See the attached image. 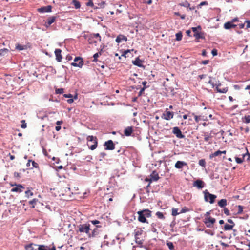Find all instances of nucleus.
I'll return each instance as SVG.
<instances>
[{
    "label": "nucleus",
    "mask_w": 250,
    "mask_h": 250,
    "mask_svg": "<svg viewBox=\"0 0 250 250\" xmlns=\"http://www.w3.org/2000/svg\"><path fill=\"white\" fill-rule=\"evenodd\" d=\"M137 213L138 214V220L140 222L148 223L146 218L151 216L152 211L148 209H144L139 210Z\"/></svg>",
    "instance_id": "f257e3e1"
},
{
    "label": "nucleus",
    "mask_w": 250,
    "mask_h": 250,
    "mask_svg": "<svg viewBox=\"0 0 250 250\" xmlns=\"http://www.w3.org/2000/svg\"><path fill=\"white\" fill-rule=\"evenodd\" d=\"M87 145L88 148L91 150H95L98 146V139L96 136L89 135L87 137Z\"/></svg>",
    "instance_id": "f03ea898"
},
{
    "label": "nucleus",
    "mask_w": 250,
    "mask_h": 250,
    "mask_svg": "<svg viewBox=\"0 0 250 250\" xmlns=\"http://www.w3.org/2000/svg\"><path fill=\"white\" fill-rule=\"evenodd\" d=\"M77 229H78L76 230L77 232H80L82 234L85 233L89 237L90 230H91L89 223H88L77 225Z\"/></svg>",
    "instance_id": "7ed1b4c3"
},
{
    "label": "nucleus",
    "mask_w": 250,
    "mask_h": 250,
    "mask_svg": "<svg viewBox=\"0 0 250 250\" xmlns=\"http://www.w3.org/2000/svg\"><path fill=\"white\" fill-rule=\"evenodd\" d=\"M203 193L204 194V200L205 202H209L211 204L215 202V200L217 198L216 195L209 193L207 189L204 190Z\"/></svg>",
    "instance_id": "20e7f679"
},
{
    "label": "nucleus",
    "mask_w": 250,
    "mask_h": 250,
    "mask_svg": "<svg viewBox=\"0 0 250 250\" xmlns=\"http://www.w3.org/2000/svg\"><path fill=\"white\" fill-rule=\"evenodd\" d=\"M84 62L82 57L80 56L76 57L74 59V62L71 63V65L74 67L82 68Z\"/></svg>",
    "instance_id": "39448f33"
},
{
    "label": "nucleus",
    "mask_w": 250,
    "mask_h": 250,
    "mask_svg": "<svg viewBox=\"0 0 250 250\" xmlns=\"http://www.w3.org/2000/svg\"><path fill=\"white\" fill-rule=\"evenodd\" d=\"M104 146L106 150H113L115 149V144L112 140H109L104 142Z\"/></svg>",
    "instance_id": "423d86ee"
},
{
    "label": "nucleus",
    "mask_w": 250,
    "mask_h": 250,
    "mask_svg": "<svg viewBox=\"0 0 250 250\" xmlns=\"http://www.w3.org/2000/svg\"><path fill=\"white\" fill-rule=\"evenodd\" d=\"M172 132L179 139H183L185 137V135L183 134L179 127H174L172 128Z\"/></svg>",
    "instance_id": "0eeeda50"
},
{
    "label": "nucleus",
    "mask_w": 250,
    "mask_h": 250,
    "mask_svg": "<svg viewBox=\"0 0 250 250\" xmlns=\"http://www.w3.org/2000/svg\"><path fill=\"white\" fill-rule=\"evenodd\" d=\"M216 222V219L212 217H205L204 223L208 228H211L213 227L214 223Z\"/></svg>",
    "instance_id": "6e6552de"
},
{
    "label": "nucleus",
    "mask_w": 250,
    "mask_h": 250,
    "mask_svg": "<svg viewBox=\"0 0 250 250\" xmlns=\"http://www.w3.org/2000/svg\"><path fill=\"white\" fill-rule=\"evenodd\" d=\"M192 185L193 187H196L199 189H202L206 185L205 182L201 179H197L194 181Z\"/></svg>",
    "instance_id": "1a4fd4ad"
},
{
    "label": "nucleus",
    "mask_w": 250,
    "mask_h": 250,
    "mask_svg": "<svg viewBox=\"0 0 250 250\" xmlns=\"http://www.w3.org/2000/svg\"><path fill=\"white\" fill-rule=\"evenodd\" d=\"M174 113L173 112L168 110V109H166L165 112L163 114L162 118L166 120H170L173 118Z\"/></svg>",
    "instance_id": "9d476101"
},
{
    "label": "nucleus",
    "mask_w": 250,
    "mask_h": 250,
    "mask_svg": "<svg viewBox=\"0 0 250 250\" xmlns=\"http://www.w3.org/2000/svg\"><path fill=\"white\" fill-rule=\"evenodd\" d=\"M52 7L51 5L42 6L38 9V11L41 13H49L52 11Z\"/></svg>",
    "instance_id": "9b49d317"
},
{
    "label": "nucleus",
    "mask_w": 250,
    "mask_h": 250,
    "mask_svg": "<svg viewBox=\"0 0 250 250\" xmlns=\"http://www.w3.org/2000/svg\"><path fill=\"white\" fill-rule=\"evenodd\" d=\"M184 167H186L188 168V163L183 161H177L175 164V167L177 169H182Z\"/></svg>",
    "instance_id": "f8f14e48"
},
{
    "label": "nucleus",
    "mask_w": 250,
    "mask_h": 250,
    "mask_svg": "<svg viewBox=\"0 0 250 250\" xmlns=\"http://www.w3.org/2000/svg\"><path fill=\"white\" fill-rule=\"evenodd\" d=\"M143 61L140 60L139 57H137L135 58V60L132 61V64L137 66L139 67L145 68V66L142 64Z\"/></svg>",
    "instance_id": "ddd939ff"
},
{
    "label": "nucleus",
    "mask_w": 250,
    "mask_h": 250,
    "mask_svg": "<svg viewBox=\"0 0 250 250\" xmlns=\"http://www.w3.org/2000/svg\"><path fill=\"white\" fill-rule=\"evenodd\" d=\"M62 50L61 49H56L54 51L56 60L58 62H61L62 60Z\"/></svg>",
    "instance_id": "4468645a"
},
{
    "label": "nucleus",
    "mask_w": 250,
    "mask_h": 250,
    "mask_svg": "<svg viewBox=\"0 0 250 250\" xmlns=\"http://www.w3.org/2000/svg\"><path fill=\"white\" fill-rule=\"evenodd\" d=\"M101 227L100 225H96V228H95L92 231V232H89V238H91L92 237H96L99 233V231L98 229V228H100Z\"/></svg>",
    "instance_id": "2eb2a0df"
},
{
    "label": "nucleus",
    "mask_w": 250,
    "mask_h": 250,
    "mask_svg": "<svg viewBox=\"0 0 250 250\" xmlns=\"http://www.w3.org/2000/svg\"><path fill=\"white\" fill-rule=\"evenodd\" d=\"M38 247L37 250H56L55 246H53L52 248L45 245H38Z\"/></svg>",
    "instance_id": "dca6fc26"
},
{
    "label": "nucleus",
    "mask_w": 250,
    "mask_h": 250,
    "mask_svg": "<svg viewBox=\"0 0 250 250\" xmlns=\"http://www.w3.org/2000/svg\"><path fill=\"white\" fill-rule=\"evenodd\" d=\"M237 26L236 24H235L230 21L225 22L224 24V28L225 29L229 30L231 28H234Z\"/></svg>",
    "instance_id": "f3484780"
},
{
    "label": "nucleus",
    "mask_w": 250,
    "mask_h": 250,
    "mask_svg": "<svg viewBox=\"0 0 250 250\" xmlns=\"http://www.w3.org/2000/svg\"><path fill=\"white\" fill-rule=\"evenodd\" d=\"M24 188V187L21 184H17L16 187L11 189V192H21L22 191V189Z\"/></svg>",
    "instance_id": "a211bd4d"
},
{
    "label": "nucleus",
    "mask_w": 250,
    "mask_h": 250,
    "mask_svg": "<svg viewBox=\"0 0 250 250\" xmlns=\"http://www.w3.org/2000/svg\"><path fill=\"white\" fill-rule=\"evenodd\" d=\"M127 41V38L123 34H119L116 38L115 41L117 43H119L122 41L126 42Z\"/></svg>",
    "instance_id": "6ab92c4d"
},
{
    "label": "nucleus",
    "mask_w": 250,
    "mask_h": 250,
    "mask_svg": "<svg viewBox=\"0 0 250 250\" xmlns=\"http://www.w3.org/2000/svg\"><path fill=\"white\" fill-rule=\"evenodd\" d=\"M246 155H247L248 156V160L250 159V154L248 152V151H247L245 154H243V156L242 158L238 157H235V161H236V162L237 164H241V163H242L243 161H244V158Z\"/></svg>",
    "instance_id": "aec40b11"
},
{
    "label": "nucleus",
    "mask_w": 250,
    "mask_h": 250,
    "mask_svg": "<svg viewBox=\"0 0 250 250\" xmlns=\"http://www.w3.org/2000/svg\"><path fill=\"white\" fill-rule=\"evenodd\" d=\"M149 176L154 182L157 181L160 179L159 174L156 170H153L150 174Z\"/></svg>",
    "instance_id": "412c9836"
},
{
    "label": "nucleus",
    "mask_w": 250,
    "mask_h": 250,
    "mask_svg": "<svg viewBox=\"0 0 250 250\" xmlns=\"http://www.w3.org/2000/svg\"><path fill=\"white\" fill-rule=\"evenodd\" d=\"M133 131V126H128L124 130V134L126 136H130L131 135Z\"/></svg>",
    "instance_id": "4be33fe9"
},
{
    "label": "nucleus",
    "mask_w": 250,
    "mask_h": 250,
    "mask_svg": "<svg viewBox=\"0 0 250 250\" xmlns=\"http://www.w3.org/2000/svg\"><path fill=\"white\" fill-rule=\"evenodd\" d=\"M218 205L221 208H226L227 205V200L226 199H222L218 202Z\"/></svg>",
    "instance_id": "5701e85b"
},
{
    "label": "nucleus",
    "mask_w": 250,
    "mask_h": 250,
    "mask_svg": "<svg viewBox=\"0 0 250 250\" xmlns=\"http://www.w3.org/2000/svg\"><path fill=\"white\" fill-rule=\"evenodd\" d=\"M15 48L19 51L25 50L28 49V46L27 45H21L18 43L16 44Z\"/></svg>",
    "instance_id": "b1692460"
},
{
    "label": "nucleus",
    "mask_w": 250,
    "mask_h": 250,
    "mask_svg": "<svg viewBox=\"0 0 250 250\" xmlns=\"http://www.w3.org/2000/svg\"><path fill=\"white\" fill-rule=\"evenodd\" d=\"M205 33L204 32H199L198 34H196V35H193V36L195 37L196 40L199 39H205Z\"/></svg>",
    "instance_id": "393cba45"
},
{
    "label": "nucleus",
    "mask_w": 250,
    "mask_h": 250,
    "mask_svg": "<svg viewBox=\"0 0 250 250\" xmlns=\"http://www.w3.org/2000/svg\"><path fill=\"white\" fill-rule=\"evenodd\" d=\"M133 51H134L135 53H136L137 52L136 50H134L133 49H127V50H125L123 52V54H122V56L125 57V58L128 57L129 55H128V54L129 53H131V52H133Z\"/></svg>",
    "instance_id": "a878e982"
},
{
    "label": "nucleus",
    "mask_w": 250,
    "mask_h": 250,
    "mask_svg": "<svg viewBox=\"0 0 250 250\" xmlns=\"http://www.w3.org/2000/svg\"><path fill=\"white\" fill-rule=\"evenodd\" d=\"M33 246H37L38 245L33 243H30L25 246V249L26 250H36V249L34 248Z\"/></svg>",
    "instance_id": "bb28decb"
},
{
    "label": "nucleus",
    "mask_w": 250,
    "mask_h": 250,
    "mask_svg": "<svg viewBox=\"0 0 250 250\" xmlns=\"http://www.w3.org/2000/svg\"><path fill=\"white\" fill-rule=\"evenodd\" d=\"M143 230L141 229H139V230H135L134 234L135 239H139V236L141 235L143 233Z\"/></svg>",
    "instance_id": "cd10ccee"
},
{
    "label": "nucleus",
    "mask_w": 250,
    "mask_h": 250,
    "mask_svg": "<svg viewBox=\"0 0 250 250\" xmlns=\"http://www.w3.org/2000/svg\"><path fill=\"white\" fill-rule=\"evenodd\" d=\"M71 3L76 9H79L81 7L80 2L77 0H72Z\"/></svg>",
    "instance_id": "c85d7f7f"
},
{
    "label": "nucleus",
    "mask_w": 250,
    "mask_h": 250,
    "mask_svg": "<svg viewBox=\"0 0 250 250\" xmlns=\"http://www.w3.org/2000/svg\"><path fill=\"white\" fill-rule=\"evenodd\" d=\"M176 38L175 41H180L182 39L183 34L181 31H179L175 34Z\"/></svg>",
    "instance_id": "c756f323"
},
{
    "label": "nucleus",
    "mask_w": 250,
    "mask_h": 250,
    "mask_svg": "<svg viewBox=\"0 0 250 250\" xmlns=\"http://www.w3.org/2000/svg\"><path fill=\"white\" fill-rule=\"evenodd\" d=\"M215 90L217 91V92L218 93H226L228 90V88L227 87H225L223 89H220L217 87H215Z\"/></svg>",
    "instance_id": "7c9ffc66"
},
{
    "label": "nucleus",
    "mask_w": 250,
    "mask_h": 250,
    "mask_svg": "<svg viewBox=\"0 0 250 250\" xmlns=\"http://www.w3.org/2000/svg\"><path fill=\"white\" fill-rule=\"evenodd\" d=\"M221 155V150H218L215 152H214V153H211V154H210L209 155V158L210 159H212L214 157H216V156H220Z\"/></svg>",
    "instance_id": "2f4dec72"
},
{
    "label": "nucleus",
    "mask_w": 250,
    "mask_h": 250,
    "mask_svg": "<svg viewBox=\"0 0 250 250\" xmlns=\"http://www.w3.org/2000/svg\"><path fill=\"white\" fill-rule=\"evenodd\" d=\"M234 225H229L228 224H226L224 226V230L225 231L230 230L233 229V228L234 227Z\"/></svg>",
    "instance_id": "473e14b6"
},
{
    "label": "nucleus",
    "mask_w": 250,
    "mask_h": 250,
    "mask_svg": "<svg viewBox=\"0 0 250 250\" xmlns=\"http://www.w3.org/2000/svg\"><path fill=\"white\" fill-rule=\"evenodd\" d=\"M86 5L87 6H90L92 7L94 9H98V7L94 5V3L92 0H89L86 3Z\"/></svg>",
    "instance_id": "72a5a7b5"
},
{
    "label": "nucleus",
    "mask_w": 250,
    "mask_h": 250,
    "mask_svg": "<svg viewBox=\"0 0 250 250\" xmlns=\"http://www.w3.org/2000/svg\"><path fill=\"white\" fill-rule=\"evenodd\" d=\"M56 19V16H51V17H49L47 19V21L48 22V23H49L51 25L53 23H54L55 22Z\"/></svg>",
    "instance_id": "f704fd0d"
},
{
    "label": "nucleus",
    "mask_w": 250,
    "mask_h": 250,
    "mask_svg": "<svg viewBox=\"0 0 250 250\" xmlns=\"http://www.w3.org/2000/svg\"><path fill=\"white\" fill-rule=\"evenodd\" d=\"M166 245L170 250H172L174 249L173 243L170 241H167Z\"/></svg>",
    "instance_id": "c9c22d12"
},
{
    "label": "nucleus",
    "mask_w": 250,
    "mask_h": 250,
    "mask_svg": "<svg viewBox=\"0 0 250 250\" xmlns=\"http://www.w3.org/2000/svg\"><path fill=\"white\" fill-rule=\"evenodd\" d=\"M243 121L244 123L248 124L250 123V115H245L242 118Z\"/></svg>",
    "instance_id": "e433bc0d"
},
{
    "label": "nucleus",
    "mask_w": 250,
    "mask_h": 250,
    "mask_svg": "<svg viewBox=\"0 0 250 250\" xmlns=\"http://www.w3.org/2000/svg\"><path fill=\"white\" fill-rule=\"evenodd\" d=\"M178 208H172V213H171L172 215L173 216H176V215L180 214V212H178Z\"/></svg>",
    "instance_id": "4c0bfd02"
},
{
    "label": "nucleus",
    "mask_w": 250,
    "mask_h": 250,
    "mask_svg": "<svg viewBox=\"0 0 250 250\" xmlns=\"http://www.w3.org/2000/svg\"><path fill=\"white\" fill-rule=\"evenodd\" d=\"M209 177L211 180H213L214 179H217L219 178V175L217 173H215L213 172L210 174Z\"/></svg>",
    "instance_id": "58836bf2"
},
{
    "label": "nucleus",
    "mask_w": 250,
    "mask_h": 250,
    "mask_svg": "<svg viewBox=\"0 0 250 250\" xmlns=\"http://www.w3.org/2000/svg\"><path fill=\"white\" fill-rule=\"evenodd\" d=\"M37 202H38V199L34 198L32 200L29 201V204L32 205V208H34L35 207V204H36Z\"/></svg>",
    "instance_id": "ea45409f"
},
{
    "label": "nucleus",
    "mask_w": 250,
    "mask_h": 250,
    "mask_svg": "<svg viewBox=\"0 0 250 250\" xmlns=\"http://www.w3.org/2000/svg\"><path fill=\"white\" fill-rule=\"evenodd\" d=\"M156 215L157 216V217L159 219H164L165 218L163 213L160 211H157L156 213Z\"/></svg>",
    "instance_id": "a19ab883"
},
{
    "label": "nucleus",
    "mask_w": 250,
    "mask_h": 250,
    "mask_svg": "<svg viewBox=\"0 0 250 250\" xmlns=\"http://www.w3.org/2000/svg\"><path fill=\"white\" fill-rule=\"evenodd\" d=\"M179 5H180L181 6L186 7L188 8L190 6V3L187 1H185L184 2L180 3H179Z\"/></svg>",
    "instance_id": "79ce46f5"
},
{
    "label": "nucleus",
    "mask_w": 250,
    "mask_h": 250,
    "mask_svg": "<svg viewBox=\"0 0 250 250\" xmlns=\"http://www.w3.org/2000/svg\"><path fill=\"white\" fill-rule=\"evenodd\" d=\"M93 38L92 35H90L89 38L88 39V41L90 44H96L97 43V41L95 40H93Z\"/></svg>",
    "instance_id": "37998d69"
},
{
    "label": "nucleus",
    "mask_w": 250,
    "mask_h": 250,
    "mask_svg": "<svg viewBox=\"0 0 250 250\" xmlns=\"http://www.w3.org/2000/svg\"><path fill=\"white\" fill-rule=\"evenodd\" d=\"M8 51V49L6 48L0 49V56H4Z\"/></svg>",
    "instance_id": "c03bdc74"
},
{
    "label": "nucleus",
    "mask_w": 250,
    "mask_h": 250,
    "mask_svg": "<svg viewBox=\"0 0 250 250\" xmlns=\"http://www.w3.org/2000/svg\"><path fill=\"white\" fill-rule=\"evenodd\" d=\"M156 226V224L155 223H153L151 224V231L153 232L158 233L157 230L155 228Z\"/></svg>",
    "instance_id": "a18cd8bd"
},
{
    "label": "nucleus",
    "mask_w": 250,
    "mask_h": 250,
    "mask_svg": "<svg viewBox=\"0 0 250 250\" xmlns=\"http://www.w3.org/2000/svg\"><path fill=\"white\" fill-rule=\"evenodd\" d=\"M102 54H101V52H97L95 53L93 56V61L94 62H97L98 61V58L99 56V55H101Z\"/></svg>",
    "instance_id": "49530a36"
},
{
    "label": "nucleus",
    "mask_w": 250,
    "mask_h": 250,
    "mask_svg": "<svg viewBox=\"0 0 250 250\" xmlns=\"http://www.w3.org/2000/svg\"><path fill=\"white\" fill-rule=\"evenodd\" d=\"M199 165L202 167H205L206 162L205 159H202L199 161Z\"/></svg>",
    "instance_id": "de8ad7c7"
},
{
    "label": "nucleus",
    "mask_w": 250,
    "mask_h": 250,
    "mask_svg": "<svg viewBox=\"0 0 250 250\" xmlns=\"http://www.w3.org/2000/svg\"><path fill=\"white\" fill-rule=\"evenodd\" d=\"M25 196L29 198L30 196L33 195V193L31 192L30 190H28L25 192Z\"/></svg>",
    "instance_id": "09e8293b"
},
{
    "label": "nucleus",
    "mask_w": 250,
    "mask_h": 250,
    "mask_svg": "<svg viewBox=\"0 0 250 250\" xmlns=\"http://www.w3.org/2000/svg\"><path fill=\"white\" fill-rule=\"evenodd\" d=\"M238 211L237 214H241L243 212L244 207L243 206L241 205H238Z\"/></svg>",
    "instance_id": "8fccbe9b"
},
{
    "label": "nucleus",
    "mask_w": 250,
    "mask_h": 250,
    "mask_svg": "<svg viewBox=\"0 0 250 250\" xmlns=\"http://www.w3.org/2000/svg\"><path fill=\"white\" fill-rule=\"evenodd\" d=\"M204 136V140L205 142H208L209 141V138L211 137L210 135H208V132H205Z\"/></svg>",
    "instance_id": "3c124183"
},
{
    "label": "nucleus",
    "mask_w": 250,
    "mask_h": 250,
    "mask_svg": "<svg viewBox=\"0 0 250 250\" xmlns=\"http://www.w3.org/2000/svg\"><path fill=\"white\" fill-rule=\"evenodd\" d=\"M105 4H106V3L105 1H102L100 3H98V6L97 7H98V9L103 8L104 7V6Z\"/></svg>",
    "instance_id": "603ef678"
},
{
    "label": "nucleus",
    "mask_w": 250,
    "mask_h": 250,
    "mask_svg": "<svg viewBox=\"0 0 250 250\" xmlns=\"http://www.w3.org/2000/svg\"><path fill=\"white\" fill-rule=\"evenodd\" d=\"M64 92V89L62 88H57L55 90V93L56 94H62Z\"/></svg>",
    "instance_id": "864d4df0"
},
{
    "label": "nucleus",
    "mask_w": 250,
    "mask_h": 250,
    "mask_svg": "<svg viewBox=\"0 0 250 250\" xmlns=\"http://www.w3.org/2000/svg\"><path fill=\"white\" fill-rule=\"evenodd\" d=\"M205 232L211 236H213L214 235V232L210 229H206L205 230Z\"/></svg>",
    "instance_id": "5fc2aeb1"
},
{
    "label": "nucleus",
    "mask_w": 250,
    "mask_h": 250,
    "mask_svg": "<svg viewBox=\"0 0 250 250\" xmlns=\"http://www.w3.org/2000/svg\"><path fill=\"white\" fill-rule=\"evenodd\" d=\"M90 35H92L93 36V38H97L98 37L99 38V40L100 41H101V37L99 34V33H93V34H90Z\"/></svg>",
    "instance_id": "6e6d98bb"
},
{
    "label": "nucleus",
    "mask_w": 250,
    "mask_h": 250,
    "mask_svg": "<svg viewBox=\"0 0 250 250\" xmlns=\"http://www.w3.org/2000/svg\"><path fill=\"white\" fill-rule=\"evenodd\" d=\"M189 210V209H188V208L186 207H184L180 210V213H185V212H187Z\"/></svg>",
    "instance_id": "4d7b16f0"
},
{
    "label": "nucleus",
    "mask_w": 250,
    "mask_h": 250,
    "mask_svg": "<svg viewBox=\"0 0 250 250\" xmlns=\"http://www.w3.org/2000/svg\"><path fill=\"white\" fill-rule=\"evenodd\" d=\"M107 47L106 45H105L104 44H102L101 45H100V51H99V52H101V54H102L103 52H104V49Z\"/></svg>",
    "instance_id": "13d9d810"
},
{
    "label": "nucleus",
    "mask_w": 250,
    "mask_h": 250,
    "mask_svg": "<svg viewBox=\"0 0 250 250\" xmlns=\"http://www.w3.org/2000/svg\"><path fill=\"white\" fill-rule=\"evenodd\" d=\"M21 128H25L27 127L26 123L25 122V121L24 120H22L21 121Z\"/></svg>",
    "instance_id": "bf43d9fd"
},
{
    "label": "nucleus",
    "mask_w": 250,
    "mask_h": 250,
    "mask_svg": "<svg viewBox=\"0 0 250 250\" xmlns=\"http://www.w3.org/2000/svg\"><path fill=\"white\" fill-rule=\"evenodd\" d=\"M90 222L92 224L94 225H97V224L100 223V221L97 220H89L88 221V223Z\"/></svg>",
    "instance_id": "052dcab7"
},
{
    "label": "nucleus",
    "mask_w": 250,
    "mask_h": 250,
    "mask_svg": "<svg viewBox=\"0 0 250 250\" xmlns=\"http://www.w3.org/2000/svg\"><path fill=\"white\" fill-rule=\"evenodd\" d=\"M142 84L143 85V88H144L145 89L149 87V85H147V82L146 81H143L142 82Z\"/></svg>",
    "instance_id": "680f3d73"
},
{
    "label": "nucleus",
    "mask_w": 250,
    "mask_h": 250,
    "mask_svg": "<svg viewBox=\"0 0 250 250\" xmlns=\"http://www.w3.org/2000/svg\"><path fill=\"white\" fill-rule=\"evenodd\" d=\"M211 54L213 56H216L218 54V51L216 49H213L211 50Z\"/></svg>",
    "instance_id": "e2e57ef3"
},
{
    "label": "nucleus",
    "mask_w": 250,
    "mask_h": 250,
    "mask_svg": "<svg viewBox=\"0 0 250 250\" xmlns=\"http://www.w3.org/2000/svg\"><path fill=\"white\" fill-rule=\"evenodd\" d=\"M175 225H176L175 218H174L173 221L171 222L169 226L171 229H173L174 228V227L175 226Z\"/></svg>",
    "instance_id": "0e129e2a"
},
{
    "label": "nucleus",
    "mask_w": 250,
    "mask_h": 250,
    "mask_svg": "<svg viewBox=\"0 0 250 250\" xmlns=\"http://www.w3.org/2000/svg\"><path fill=\"white\" fill-rule=\"evenodd\" d=\"M224 213L227 215L229 216L230 215L229 210L226 208H223Z\"/></svg>",
    "instance_id": "69168bd1"
},
{
    "label": "nucleus",
    "mask_w": 250,
    "mask_h": 250,
    "mask_svg": "<svg viewBox=\"0 0 250 250\" xmlns=\"http://www.w3.org/2000/svg\"><path fill=\"white\" fill-rule=\"evenodd\" d=\"M208 4V3L207 1H202L198 5V6L201 8V6L204 5H207Z\"/></svg>",
    "instance_id": "338daca9"
},
{
    "label": "nucleus",
    "mask_w": 250,
    "mask_h": 250,
    "mask_svg": "<svg viewBox=\"0 0 250 250\" xmlns=\"http://www.w3.org/2000/svg\"><path fill=\"white\" fill-rule=\"evenodd\" d=\"M245 23H247L246 29L250 28V20H246Z\"/></svg>",
    "instance_id": "774afa93"
}]
</instances>
